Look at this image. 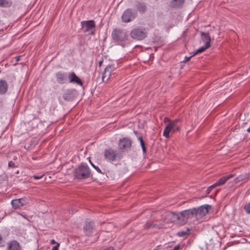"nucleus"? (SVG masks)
Returning a JSON list of instances; mask_svg holds the SVG:
<instances>
[{
    "instance_id": "obj_1",
    "label": "nucleus",
    "mask_w": 250,
    "mask_h": 250,
    "mask_svg": "<svg viewBox=\"0 0 250 250\" xmlns=\"http://www.w3.org/2000/svg\"><path fill=\"white\" fill-rule=\"evenodd\" d=\"M74 176L76 178L82 180L90 177L91 172L89 167L83 164L80 165L74 171Z\"/></svg>"
},
{
    "instance_id": "obj_2",
    "label": "nucleus",
    "mask_w": 250,
    "mask_h": 250,
    "mask_svg": "<svg viewBox=\"0 0 250 250\" xmlns=\"http://www.w3.org/2000/svg\"><path fill=\"white\" fill-rule=\"evenodd\" d=\"M181 122V119H177L174 120L169 121L164 129L163 135L166 138H169L170 137L169 133L170 131L175 132V131L180 130V127L178 125L179 123Z\"/></svg>"
},
{
    "instance_id": "obj_3",
    "label": "nucleus",
    "mask_w": 250,
    "mask_h": 250,
    "mask_svg": "<svg viewBox=\"0 0 250 250\" xmlns=\"http://www.w3.org/2000/svg\"><path fill=\"white\" fill-rule=\"evenodd\" d=\"M104 157L106 161L113 163L114 161L120 160L123 157V155L121 152H118L112 148H109L104 150Z\"/></svg>"
},
{
    "instance_id": "obj_4",
    "label": "nucleus",
    "mask_w": 250,
    "mask_h": 250,
    "mask_svg": "<svg viewBox=\"0 0 250 250\" xmlns=\"http://www.w3.org/2000/svg\"><path fill=\"white\" fill-rule=\"evenodd\" d=\"M132 38L137 41H141L145 39L147 35V32L145 28L138 27L133 28L130 32Z\"/></svg>"
},
{
    "instance_id": "obj_5",
    "label": "nucleus",
    "mask_w": 250,
    "mask_h": 250,
    "mask_svg": "<svg viewBox=\"0 0 250 250\" xmlns=\"http://www.w3.org/2000/svg\"><path fill=\"white\" fill-rule=\"evenodd\" d=\"M81 26L82 29L84 33L89 32V34L92 35L95 34L96 25L93 20L82 21Z\"/></svg>"
},
{
    "instance_id": "obj_6",
    "label": "nucleus",
    "mask_w": 250,
    "mask_h": 250,
    "mask_svg": "<svg viewBox=\"0 0 250 250\" xmlns=\"http://www.w3.org/2000/svg\"><path fill=\"white\" fill-rule=\"evenodd\" d=\"M111 37L114 42L120 43L125 40V32L124 30L115 28L112 32Z\"/></svg>"
},
{
    "instance_id": "obj_7",
    "label": "nucleus",
    "mask_w": 250,
    "mask_h": 250,
    "mask_svg": "<svg viewBox=\"0 0 250 250\" xmlns=\"http://www.w3.org/2000/svg\"><path fill=\"white\" fill-rule=\"evenodd\" d=\"M172 214L177 220H181L183 223H186L189 218H191L188 209L185 210L178 213H172Z\"/></svg>"
},
{
    "instance_id": "obj_8",
    "label": "nucleus",
    "mask_w": 250,
    "mask_h": 250,
    "mask_svg": "<svg viewBox=\"0 0 250 250\" xmlns=\"http://www.w3.org/2000/svg\"><path fill=\"white\" fill-rule=\"evenodd\" d=\"M211 208L210 205H205L198 208H196L197 216L203 217L205 216L208 212V210Z\"/></svg>"
},
{
    "instance_id": "obj_9",
    "label": "nucleus",
    "mask_w": 250,
    "mask_h": 250,
    "mask_svg": "<svg viewBox=\"0 0 250 250\" xmlns=\"http://www.w3.org/2000/svg\"><path fill=\"white\" fill-rule=\"evenodd\" d=\"M28 203V200L26 198H22L18 199L13 200L11 201V204L13 208L17 209L26 205Z\"/></svg>"
},
{
    "instance_id": "obj_10",
    "label": "nucleus",
    "mask_w": 250,
    "mask_h": 250,
    "mask_svg": "<svg viewBox=\"0 0 250 250\" xmlns=\"http://www.w3.org/2000/svg\"><path fill=\"white\" fill-rule=\"evenodd\" d=\"M68 78L69 79V83H76L81 86L83 85V82L74 72H69L68 74Z\"/></svg>"
},
{
    "instance_id": "obj_11",
    "label": "nucleus",
    "mask_w": 250,
    "mask_h": 250,
    "mask_svg": "<svg viewBox=\"0 0 250 250\" xmlns=\"http://www.w3.org/2000/svg\"><path fill=\"white\" fill-rule=\"evenodd\" d=\"M56 81L60 84H63L66 82L68 75L64 72L60 71L56 74Z\"/></svg>"
},
{
    "instance_id": "obj_12",
    "label": "nucleus",
    "mask_w": 250,
    "mask_h": 250,
    "mask_svg": "<svg viewBox=\"0 0 250 250\" xmlns=\"http://www.w3.org/2000/svg\"><path fill=\"white\" fill-rule=\"evenodd\" d=\"M93 229V222L87 220L83 226V230L86 235H89L92 233Z\"/></svg>"
},
{
    "instance_id": "obj_13",
    "label": "nucleus",
    "mask_w": 250,
    "mask_h": 250,
    "mask_svg": "<svg viewBox=\"0 0 250 250\" xmlns=\"http://www.w3.org/2000/svg\"><path fill=\"white\" fill-rule=\"evenodd\" d=\"M112 68L111 65H107L104 69L102 75V80L104 82L107 81L111 74Z\"/></svg>"
},
{
    "instance_id": "obj_14",
    "label": "nucleus",
    "mask_w": 250,
    "mask_h": 250,
    "mask_svg": "<svg viewBox=\"0 0 250 250\" xmlns=\"http://www.w3.org/2000/svg\"><path fill=\"white\" fill-rule=\"evenodd\" d=\"M234 176V175L232 174H230L226 176H223L220 178L218 180H217V182L213 185L215 187V188L218 186H222L224 185L228 180L233 177Z\"/></svg>"
},
{
    "instance_id": "obj_15",
    "label": "nucleus",
    "mask_w": 250,
    "mask_h": 250,
    "mask_svg": "<svg viewBox=\"0 0 250 250\" xmlns=\"http://www.w3.org/2000/svg\"><path fill=\"white\" fill-rule=\"evenodd\" d=\"M74 89H67L63 94L62 98L65 101H70L74 99L75 96L74 94Z\"/></svg>"
},
{
    "instance_id": "obj_16",
    "label": "nucleus",
    "mask_w": 250,
    "mask_h": 250,
    "mask_svg": "<svg viewBox=\"0 0 250 250\" xmlns=\"http://www.w3.org/2000/svg\"><path fill=\"white\" fill-rule=\"evenodd\" d=\"M7 250H21L19 243L16 240H12L7 244Z\"/></svg>"
},
{
    "instance_id": "obj_17",
    "label": "nucleus",
    "mask_w": 250,
    "mask_h": 250,
    "mask_svg": "<svg viewBox=\"0 0 250 250\" xmlns=\"http://www.w3.org/2000/svg\"><path fill=\"white\" fill-rule=\"evenodd\" d=\"M161 225H158L154 221H148L144 225V228L146 229H161Z\"/></svg>"
},
{
    "instance_id": "obj_18",
    "label": "nucleus",
    "mask_w": 250,
    "mask_h": 250,
    "mask_svg": "<svg viewBox=\"0 0 250 250\" xmlns=\"http://www.w3.org/2000/svg\"><path fill=\"white\" fill-rule=\"evenodd\" d=\"M136 16V13L131 9H128L126 10V22L133 21Z\"/></svg>"
},
{
    "instance_id": "obj_19",
    "label": "nucleus",
    "mask_w": 250,
    "mask_h": 250,
    "mask_svg": "<svg viewBox=\"0 0 250 250\" xmlns=\"http://www.w3.org/2000/svg\"><path fill=\"white\" fill-rule=\"evenodd\" d=\"M8 85L6 81L0 80V94H5L8 91Z\"/></svg>"
},
{
    "instance_id": "obj_20",
    "label": "nucleus",
    "mask_w": 250,
    "mask_h": 250,
    "mask_svg": "<svg viewBox=\"0 0 250 250\" xmlns=\"http://www.w3.org/2000/svg\"><path fill=\"white\" fill-rule=\"evenodd\" d=\"M201 39L205 42V45L210 46V37L208 33L201 32Z\"/></svg>"
},
{
    "instance_id": "obj_21",
    "label": "nucleus",
    "mask_w": 250,
    "mask_h": 250,
    "mask_svg": "<svg viewBox=\"0 0 250 250\" xmlns=\"http://www.w3.org/2000/svg\"><path fill=\"white\" fill-rule=\"evenodd\" d=\"M185 3V0H172L170 5L172 8H179L183 6Z\"/></svg>"
},
{
    "instance_id": "obj_22",
    "label": "nucleus",
    "mask_w": 250,
    "mask_h": 250,
    "mask_svg": "<svg viewBox=\"0 0 250 250\" xmlns=\"http://www.w3.org/2000/svg\"><path fill=\"white\" fill-rule=\"evenodd\" d=\"M250 173H243L240 175H239L237 177H236L234 179V182L235 183H238L241 181H242L244 180L248 179L250 177Z\"/></svg>"
},
{
    "instance_id": "obj_23",
    "label": "nucleus",
    "mask_w": 250,
    "mask_h": 250,
    "mask_svg": "<svg viewBox=\"0 0 250 250\" xmlns=\"http://www.w3.org/2000/svg\"><path fill=\"white\" fill-rule=\"evenodd\" d=\"M12 4L11 0H0V7L1 8L10 7Z\"/></svg>"
},
{
    "instance_id": "obj_24",
    "label": "nucleus",
    "mask_w": 250,
    "mask_h": 250,
    "mask_svg": "<svg viewBox=\"0 0 250 250\" xmlns=\"http://www.w3.org/2000/svg\"><path fill=\"white\" fill-rule=\"evenodd\" d=\"M119 151L123 155L124 149H125V138L120 139L118 144Z\"/></svg>"
},
{
    "instance_id": "obj_25",
    "label": "nucleus",
    "mask_w": 250,
    "mask_h": 250,
    "mask_svg": "<svg viewBox=\"0 0 250 250\" xmlns=\"http://www.w3.org/2000/svg\"><path fill=\"white\" fill-rule=\"evenodd\" d=\"M137 8L140 12L144 13L146 10V7L145 3H139L137 5Z\"/></svg>"
},
{
    "instance_id": "obj_26",
    "label": "nucleus",
    "mask_w": 250,
    "mask_h": 250,
    "mask_svg": "<svg viewBox=\"0 0 250 250\" xmlns=\"http://www.w3.org/2000/svg\"><path fill=\"white\" fill-rule=\"evenodd\" d=\"M190 229L187 228L186 230H181L177 233V235L179 237H184L188 236L189 234Z\"/></svg>"
},
{
    "instance_id": "obj_27",
    "label": "nucleus",
    "mask_w": 250,
    "mask_h": 250,
    "mask_svg": "<svg viewBox=\"0 0 250 250\" xmlns=\"http://www.w3.org/2000/svg\"><path fill=\"white\" fill-rule=\"evenodd\" d=\"M209 47H210L209 45L205 44L204 45H203L202 47H201L200 48H199L198 49L196 50L194 52L193 56H194L199 53L204 52L205 50H206Z\"/></svg>"
},
{
    "instance_id": "obj_28",
    "label": "nucleus",
    "mask_w": 250,
    "mask_h": 250,
    "mask_svg": "<svg viewBox=\"0 0 250 250\" xmlns=\"http://www.w3.org/2000/svg\"><path fill=\"white\" fill-rule=\"evenodd\" d=\"M138 140H139V141L140 142V144H141V146L142 148L143 153L144 154H146V147L145 146V143L143 141V138H142V137H138Z\"/></svg>"
},
{
    "instance_id": "obj_29",
    "label": "nucleus",
    "mask_w": 250,
    "mask_h": 250,
    "mask_svg": "<svg viewBox=\"0 0 250 250\" xmlns=\"http://www.w3.org/2000/svg\"><path fill=\"white\" fill-rule=\"evenodd\" d=\"M188 210H189V215H190L191 218L194 216H196L197 217H198L196 208H190V209H188Z\"/></svg>"
},
{
    "instance_id": "obj_30",
    "label": "nucleus",
    "mask_w": 250,
    "mask_h": 250,
    "mask_svg": "<svg viewBox=\"0 0 250 250\" xmlns=\"http://www.w3.org/2000/svg\"><path fill=\"white\" fill-rule=\"evenodd\" d=\"M244 209L248 214H250V202L246 204L244 206Z\"/></svg>"
},
{
    "instance_id": "obj_31",
    "label": "nucleus",
    "mask_w": 250,
    "mask_h": 250,
    "mask_svg": "<svg viewBox=\"0 0 250 250\" xmlns=\"http://www.w3.org/2000/svg\"><path fill=\"white\" fill-rule=\"evenodd\" d=\"M131 141L130 140L126 138V149L130 148L131 146Z\"/></svg>"
},
{
    "instance_id": "obj_32",
    "label": "nucleus",
    "mask_w": 250,
    "mask_h": 250,
    "mask_svg": "<svg viewBox=\"0 0 250 250\" xmlns=\"http://www.w3.org/2000/svg\"><path fill=\"white\" fill-rule=\"evenodd\" d=\"M89 162L90 163V164L91 165V166L100 173H102V172L101 171V170L97 166H96L95 165H94L91 162L90 160H89Z\"/></svg>"
},
{
    "instance_id": "obj_33",
    "label": "nucleus",
    "mask_w": 250,
    "mask_h": 250,
    "mask_svg": "<svg viewBox=\"0 0 250 250\" xmlns=\"http://www.w3.org/2000/svg\"><path fill=\"white\" fill-rule=\"evenodd\" d=\"M215 188V187L214 186L213 184L212 185L209 186L207 189V191H206L207 194H208L211 192V191L212 190V189H213Z\"/></svg>"
},
{
    "instance_id": "obj_34",
    "label": "nucleus",
    "mask_w": 250,
    "mask_h": 250,
    "mask_svg": "<svg viewBox=\"0 0 250 250\" xmlns=\"http://www.w3.org/2000/svg\"><path fill=\"white\" fill-rule=\"evenodd\" d=\"M8 166L11 167H15V163L13 161H10L8 163Z\"/></svg>"
},
{
    "instance_id": "obj_35",
    "label": "nucleus",
    "mask_w": 250,
    "mask_h": 250,
    "mask_svg": "<svg viewBox=\"0 0 250 250\" xmlns=\"http://www.w3.org/2000/svg\"><path fill=\"white\" fill-rule=\"evenodd\" d=\"M42 177L43 175H42L41 176L33 175L32 177L35 180H39L42 178Z\"/></svg>"
},
{
    "instance_id": "obj_36",
    "label": "nucleus",
    "mask_w": 250,
    "mask_h": 250,
    "mask_svg": "<svg viewBox=\"0 0 250 250\" xmlns=\"http://www.w3.org/2000/svg\"><path fill=\"white\" fill-rule=\"evenodd\" d=\"M59 246H60V244L57 243V245L53 247L52 250H59Z\"/></svg>"
},
{
    "instance_id": "obj_37",
    "label": "nucleus",
    "mask_w": 250,
    "mask_h": 250,
    "mask_svg": "<svg viewBox=\"0 0 250 250\" xmlns=\"http://www.w3.org/2000/svg\"><path fill=\"white\" fill-rule=\"evenodd\" d=\"M193 55H192V56H190V57H186L185 58V59H184V62H188V61H189V60L190 59V58H191L192 57H193Z\"/></svg>"
},
{
    "instance_id": "obj_38",
    "label": "nucleus",
    "mask_w": 250,
    "mask_h": 250,
    "mask_svg": "<svg viewBox=\"0 0 250 250\" xmlns=\"http://www.w3.org/2000/svg\"><path fill=\"white\" fill-rule=\"evenodd\" d=\"M2 243H3V239H2L1 235L0 234V247L3 246V245L2 244Z\"/></svg>"
},
{
    "instance_id": "obj_39",
    "label": "nucleus",
    "mask_w": 250,
    "mask_h": 250,
    "mask_svg": "<svg viewBox=\"0 0 250 250\" xmlns=\"http://www.w3.org/2000/svg\"><path fill=\"white\" fill-rule=\"evenodd\" d=\"M169 121H171V120H170L169 119H168V118L167 117H165L164 118V122L166 124L167 123V124L168 123H169Z\"/></svg>"
},
{
    "instance_id": "obj_40",
    "label": "nucleus",
    "mask_w": 250,
    "mask_h": 250,
    "mask_svg": "<svg viewBox=\"0 0 250 250\" xmlns=\"http://www.w3.org/2000/svg\"><path fill=\"white\" fill-rule=\"evenodd\" d=\"M125 16V11L123 13L122 16V20L123 22H125V20L124 19V17Z\"/></svg>"
},
{
    "instance_id": "obj_41",
    "label": "nucleus",
    "mask_w": 250,
    "mask_h": 250,
    "mask_svg": "<svg viewBox=\"0 0 250 250\" xmlns=\"http://www.w3.org/2000/svg\"><path fill=\"white\" fill-rule=\"evenodd\" d=\"M180 249V246L179 245H177L173 249L171 250H179V249Z\"/></svg>"
},
{
    "instance_id": "obj_42",
    "label": "nucleus",
    "mask_w": 250,
    "mask_h": 250,
    "mask_svg": "<svg viewBox=\"0 0 250 250\" xmlns=\"http://www.w3.org/2000/svg\"><path fill=\"white\" fill-rule=\"evenodd\" d=\"M120 243L121 244L119 245V248H120V247H122L125 243V242L123 241L122 242H120Z\"/></svg>"
},
{
    "instance_id": "obj_43",
    "label": "nucleus",
    "mask_w": 250,
    "mask_h": 250,
    "mask_svg": "<svg viewBox=\"0 0 250 250\" xmlns=\"http://www.w3.org/2000/svg\"><path fill=\"white\" fill-rule=\"evenodd\" d=\"M57 243L56 242V241L54 240H52L51 241V244H56Z\"/></svg>"
},
{
    "instance_id": "obj_44",
    "label": "nucleus",
    "mask_w": 250,
    "mask_h": 250,
    "mask_svg": "<svg viewBox=\"0 0 250 250\" xmlns=\"http://www.w3.org/2000/svg\"><path fill=\"white\" fill-rule=\"evenodd\" d=\"M103 62V61H100L99 62V66H101Z\"/></svg>"
},
{
    "instance_id": "obj_45",
    "label": "nucleus",
    "mask_w": 250,
    "mask_h": 250,
    "mask_svg": "<svg viewBox=\"0 0 250 250\" xmlns=\"http://www.w3.org/2000/svg\"><path fill=\"white\" fill-rule=\"evenodd\" d=\"M20 57H19V56L17 57V61L20 60Z\"/></svg>"
}]
</instances>
